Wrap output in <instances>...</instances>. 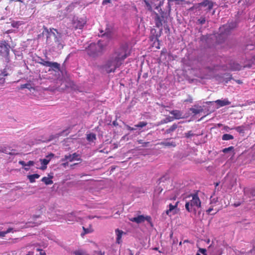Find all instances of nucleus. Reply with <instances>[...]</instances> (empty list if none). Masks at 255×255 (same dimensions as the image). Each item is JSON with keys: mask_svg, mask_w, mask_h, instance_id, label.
<instances>
[{"mask_svg": "<svg viewBox=\"0 0 255 255\" xmlns=\"http://www.w3.org/2000/svg\"><path fill=\"white\" fill-rule=\"evenodd\" d=\"M48 67H51V68H54V69H56L59 70V69H60V64H59L57 62H50L49 66H48Z\"/></svg>", "mask_w": 255, "mask_h": 255, "instance_id": "a878e982", "label": "nucleus"}, {"mask_svg": "<svg viewBox=\"0 0 255 255\" xmlns=\"http://www.w3.org/2000/svg\"><path fill=\"white\" fill-rule=\"evenodd\" d=\"M24 170H26V171H28V170H29V167H28V166H25V167H24Z\"/></svg>", "mask_w": 255, "mask_h": 255, "instance_id": "864d4df0", "label": "nucleus"}, {"mask_svg": "<svg viewBox=\"0 0 255 255\" xmlns=\"http://www.w3.org/2000/svg\"><path fill=\"white\" fill-rule=\"evenodd\" d=\"M127 127V128L128 129V130H134L136 129V128H132V127H130V126L127 125L126 126Z\"/></svg>", "mask_w": 255, "mask_h": 255, "instance_id": "79ce46f5", "label": "nucleus"}, {"mask_svg": "<svg viewBox=\"0 0 255 255\" xmlns=\"http://www.w3.org/2000/svg\"><path fill=\"white\" fill-rule=\"evenodd\" d=\"M213 210V208H209L207 210V212L208 213H210L211 212V211Z\"/></svg>", "mask_w": 255, "mask_h": 255, "instance_id": "09e8293b", "label": "nucleus"}, {"mask_svg": "<svg viewBox=\"0 0 255 255\" xmlns=\"http://www.w3.org/2000/svg\"><path fill=\"white\" fill-rule=\"evenodd\" d=\"M8 75V73L5 69H3V71L0 74V86H2L5 82V77Z\"/></svg>", "mask_w": 255, "mask_h": 255, "instance_id": "2eb2a0df", "label": "nucleus"}, {"mask_svg": "<svg viewBox=\"0 0 255 255\" xmlns=\"http://www.w3.org/2000/svg\"><path fill=\"white\" fill-rule=\"evenodd\" d=\"M9 45L5 41H1L0 43V53L5 58V61L7 63L9 62V59L8 57L9 52Z\"/></svg>", "mask_w": 255, "mask_h": 255, "instance_id": "39448f33", "label": "nucleus"}, {"mask_svg": "<svg viewBox=\"0 0 255 255\" xmlns=\"http://www.w3.org/2000/svg\"><path fill=\"white\" fill-rule=\"evenodd\" d=\"M181 245H182V242H180L179 243V245H180V246H181Z\"/></svg>", "mask_w": 255, "mask_h": 255, "instance_id": "052dcab7", "label": "nucleus"}, {"mask_svg": "<svg viewBox=\"0 0 255 255\" xmlns=\"http://www.w3.org/2000/svg\"><path fill=\"white\" fill-rule=\"evenodd\" d=\"M200 252H201L202 254H204V255H205V253L206 252V250H205V249H200Z\"/></svg>", "mask_w": 255, "mask_h": 255, "instance_id": "c03bdc74", "label": "nucleus"}, {"mask_svg": "<svg viewBox=\"0 0 255 255\" xmlns=\"http://www.w3.org/2000/svg\"><path fill=\"white\" fill-rule=\"evenodd\" d=\"M37 251H42V250H40V249H37ZM40 255H46L45 253H44V252H40Z\"/></svg>", "mask_w": 255, "mask_h": 255, "instance_id": "de8ad7c7", "label": "nucleus"}, {"mask_svg": "<svg viewBox=\"0 0 255 255\" xmlns=\"http://www.w3.org/2000/svg\"><path fill=\"white\" fill-rule=\"evenodd\" d=\"M33 252H29L26 255H33Z\"/></svg>", "mask_w": 255, "mask_h": 255, "instance_id": "3c124183", "label": "nucleus"}, {"mask_svg": "<svg viewBox=\"0 0 255 255\" xmlns=\"http://www.w3.org/2000/svg\"><path fill=\"white\" fill-rule=\"evenodd\" d=\"M75 255H89L83 251H77L74 252Z\"/></svg>", "mask_w": 255, "mask_h": 255, "instance_id": "f704fd0d", "label": "nucleus"}, {"mask_svg": "<svg viewBox=\"0 0 255 255\" xmlns=\"http://www.w3.org/2000/svg\"><path fill=\"white\" fill-rule=\"evenodd\" d=\"M173 243L175 244V243H176V242H175L174 241H173Z\"/></svg>", "mask_w": 255, "mask_h": 255, "instance_id": "774afa93", "label": "nucleus"}, {"mask_svg": "<svg viewBox=\"0 0 255 255\" xmlns=\"http://www.w3.org/2000/svg\"><path fill=\"white\" fill-rule=\"evenodd\" d=\"M95 217H97V218H100L99 217H97V216H94H94H90L88 217V218L90 219H93Z\"/></svg>", "mask_w": 255, "mask_h": 255, "instance_id": "603ef678", "label": "nucleus"}, {"mask_svg": "<svg viewBox=\"0 0 255 255\" xmlns=\"http://www.w3.org/2000/svg\"><path fill=\"white\" fill-rule=\"evenodd\" d=\"M167 118H166V120H165L164 123H167Z\"/></svg>", "mask_w": 255, "mask_h": 255, "instance_id": "e2e57ef3", "label": "nucleus"}, {"mask_svg": "<svg viewBox=\"0 0 255 255\" xmlns=\"http://www.w3.org/2000/svg\"><path fill=\"white\" fill-rule=\"evenodd\" d=\"M164 0H153L152 5L155 9L159 11V8L163 4Z\"/></svg>", "mask_w": 255, "mask_h": 255, "instance_id": "4468645a", "label": "nucleus"}, {"mask_svg": "<svg viewBox=\"0 0 255 255\" xmlns=\"http://www.w3.org/2000/svg\"><path fill=\"white\" fill-rule=\"evenodd\" d=\"M87 139L89 141H93L96 139V135L94 133H90L87 134Z\"/></svg>", "mask_w": 255, "mask_h": 255, "instance_id": "cd10ccee", "label": "nucleus"}, {"mask_svg": "<svg viewBox=\"0 0 255 255\" xmlns=\"http://www.w3.org/2000/svg\"><path fill=\"white\" fill-rule=\"evenodd\" d=\"M187 242H188V240H185V241L183 242V243H187Z\"/></svg>", "mask_w": 255, "mask_h": 255, "instance_id": "13d9d810", "label": "nucleus"}, {"mask_svg": "<svg viewBox=\"0 0 255 255\" xmlns=\"http://www.w3.org/2000/svg\"><path fill=\"white\" fill-rule=\"evenodd\" d=\"M11 229H8L6 232H0V237H4L5 235L10 232Z\"/></svg>", "mask_w": 255, "mask_h": 255, "instance_id": "e433bc0d", "label": "nucleus"}, {"mask_svg": "<svg viewBox=\"0 0 255 255\" xmlns=\"http://www.w3.org/2000/svg\"><path fill=\"white\" fill-rule=\"evenodd\" d=\"M107 2H110V0H108V1H107Z\"/></svg>", "mask_w": 255, "mask_h": 255, "instance_id": "69168bd1", "label": "nucleus"}, {"mask_svg": "<svg viewBox=\"0 0 255 255\" xmlns=\"http://www.w3.org/2000/svg\"><path fill=\"white\" fill-rule=\"evenodd\" d=\"M44 30L47 33L46 39V43L47 44L51 46L53 44L51 40V39L53 38L55 45L59 49H61L63 48L66 35L58 32L57 29L54 28H50L48 29L47 28H45Z\"/></svg>", "mask_w": 255, "mask_h": 255, "instance_id": "f03ea898", "label": "nucleus"}, {"mask_svg": "<svg viewBox=\"0 0 255 255\" xmlns=\"http://www.w3.org/2000/svg\"><path fill=\"white\" fill-rule=\"evenodd\" d=\"M198 22L201 24H203L205 23L206 21V19L205 17H201L200 19L198 20Z\"/></svg>", "mask_w": 255, "mask_h": 255, "instance_id": "c9c22d12", "label": "nucleus"}, {"mask_svg": "<svg viewBox=\"0 0 255 255\" xmlns=\"http://www.w3.org/2000/svg\"><path fill=\"white\" fill-rule=\"evenodd\" d=\"M149 143L148 142H143L142 144V146L146 147L147 146L148 144Z\"/></svg>", "mask_w": 255, "mask_h": 255, "instance_id": "8fccbe9b", "label": "nucleus"}, {"mask_svg": "<svg viewBox=\"0 0 255 255\" xmlns=\"http://www.w3.org/2000/svg\"><path fill=\"white\" fill-rule=\"evenodd\" d=\"M159 144L167 147H175L176 146L175 142L173 141H162Z\"/></svg>", "mask_w": 255, "mask_h": 255, "instance_id": "f3484780", "label": "nucleus"}, {"mask_svg": "<svg viewBox=\"0 0 255 255\" xmlns=\"http://www.w3.org/2000/svg\"><path fill=\"white\" fill-rule=\"evenodd\" d=\"M94 255H105L104 253L101 251L96 252Z\"/></svg>", "mask_w": 255, "mask_h": 255, "instance_id": "37998d69", "label": "nucleus"}, {"mask_svg": "<svg viewBox=\"0 0 255 255\" xmlns=\"http://www.w3.org/2000/svg\"><path fill=\"white\" fill-rule=\"evenodd\" d=\"M115 233H116V235L117 236V238H116L117 243H118V244H120L121 242L122 236L124 232L121 230L117 229L115 231Z\"/></svg>", "mask_w": 255, "mask_h": 255, "instance_id": "aec40b11", "label": "nucleus"}, {"mask_svg": "<svg viewBox=\"0 0 255 255\" xmlns=\"http://www.w3.org/2000/svg\"><path fill=\"white\" fill-rule=\"evenodd\" d=\"M39 63L43 66L48 67V66H49L50 62L45 61L43 59H40V61L39 62Z\"/></svg>", "mask_w": 255, "mask_h": 255, "instance_id": "473e14b6", "label": "nucleus"}, {"mask_svg": "<svg viewBox=\"0 0 255 255\" xmlns=\"http://www.w3.org/2000/svg\"><path fill=\"white\" fill-rule=\"evenodd\" d=\"M213 200H214V199L211 200V202L212 203L213 202Z\"/></svg>", "mask_w": 255, "mask_h": 255, "instance_id": "0e129e2a", "label": "nucleus"}, {"mask_svg": "<svg viewBox=\"0 0 255 255\" xmlns=\"http://www.w3.org/2000/svg\"><path fill=\"white\" fill-rule=\"evenodd\" d=\"M75 160H81V159L79 157V155L76 153H74L72 154H69L65 155L64 157L61 159L62 161H68L69 162H72Z\"/></svg>", "mask_w": 255, "mask_h": 255, "instance_id": "0eeeda50", "label": "nucleus"}, {"mask_svg": "<svg viewBox=\"0 0 255 255\" xmlns=\"http://www.w3.org/2000/svg\"><path fill=\"white\" fill-rule=\"evenodd\" d=\"M147 123L145 122H140L137 124L134 125L135 128H142L147 125Z\"/></svg>", "mask_w": 255, "mask_h": 255, "instance_id": "c756f323", "label": "nucleus"}, {"mask_svg": "<svg viewBox=\"0 0 255 255\" xmlns=\"http://www.w3.org/2000/svg\"><path fill=\"white\" fill-rule=\"evenodd\" d=\"M186 101H189L190 102H192V100H186Z\"/></svg>", "mask_w": 255, "mask_h": 255, "instance_id": "bf43d9fd", "label": "nucleus"}, {"mask_svg": "<svg viewBox=\"0 0 255 255\" xmlns=\"http://www.w3.org/2000/svg\"><path fill=\"white\" fill-rule=\"evenodd\" d=\"M192 199L185 204V208L189 212H191L193 211H196L201 206V201L197 195L191 196Z\"/></svg>", "mask_w": 255, "mask_h": 255, "instance_id": "20e7f679", "label": "nucleus"}, {"mask_svg": "<svg viewBox=\"0 0 255 255\" xmlns=\"http://www.w3.org/2000/svg\"><path fill=\"white\" fill-rule=\"evenodd\" d=\"M21 89H24L26 88L30 90L31 89H33V88L31 86V85L30 84L27 83L25 84L21 85L20 86Z\"/></svg>", "mask_w": 255, "mask_h": 255, "instance_id": "2f4dec72", "label": "nucleus"}, {"mask_svg": "<svg viewBox=\"0 0 255 255\" xmlns=\"http://www.w3.org/2000/svg\"><path fill=\"white\" fill-rule=\"evenodd\" d=\"M214 3L211 0H205L199 3L200 6L206 8V10H210L213 7Z\"/></svg>", "mask_w": 255, "mask_h": 255, "instance_id": "9b49d317", "label": "nucleus"}, {"mask_svg": "<svg viewBox=\"0 0 255 255\" xmlns=\"http://www.w3.org/2000/svg\"><path fill=\"white\" fill-rule=\"evenodd\" d=\"M155 24L157 27H160L162 26V19L160 16L157 14L156 13V16L155 18Z\"/></svg>", "mask_w": 255, "mask_h": 255, "instance_id": "412c9836", "label": "nucleus"}, {"mask_svg": "<svg viewBox=\"0 0 255 255\" xmlns=\"http://www.w3.org/2000/svg\"><path fill=\"white\" fill-rule=\"evenodd\" d=\"M233 128H230L229 127H227V126H226V127H225V129L227 131H229V130H230V129H233Z\"/></svg>", "mask_w": 255, "mask_h": 255, "instance_id": "49530a36", "label": "nucleus"}, {"mask_svg": "<svg viewBox=\"0 0 255 255\" xmlns=\"http://www.w3.org/2000/svg\"><path fill=\"white\" fill-rule=\"evenodd\" d=\"M34 161H29L27 163H26V166H33L34 165Z\"/></svg>", "mask_w": 255, "mask_h": 255, "instance_id": "ea45409f", "label": "nucleus"}, {"mask_svg": "<svg viewBox=\"0 0 255 255\" xmlns=\"http://www.w3.org/2000/svg\"><path fill=\"white\" fill-rule=\"evenodd\" d=\"M18 163L24 167L26 166V163L24 161L20 160L18 162Z\"/></svg>", "mask_w": 255, "mask_h": 255, "instance_id": "a19ab883", "label": "nucleus"}, {"mask_svg": "<svg viewBox=\"0 0 255 255\" xmlns=\"http://www.w3.org/2000/svg\"><path fill=\"white\" fill-rule=\"evenodd\" d=\"M65 218L67 222H75L76 221V215L74 212L70 213L67 214Z\"/></svg>", "mask_w": 255, "mask_h": 255, "instance_id": "ddd939ff", "label": "nucleus"}, {"mask_svg": "<svg viewBox=\"0 0 255 255\" xmlns=\"http://www.w3.org/2000/svg\"><path fill=\"white\" fill-rule=\"evenodd\" d=\"M242 66L236 62L230 63V69L233 71L240 70L241 69Z\"/></svg>", "mask_w": 255, "mask_h": 255, "instance_id": "a211bd4d", "label": "nucleus"}, {"mask_svg": "<svg viewBox=\"0 0 255 255\" xmlns=\"http://www.w3.org/2000/svg\"><path fill=\"white\" fill-rule=\"evenodd\" d=\"M41 181L46 185H50L53 183V181L51 178L47 177H44L42 178Z\"/></svg>", "mask_w": 255, "mask_h": 255, "instance_id": "b1692460", "label": "nucleus"}, {"mask_svg": "<svg viewBox=\"0 0 255 255\" xmlns=\"http://www.w3.org/2000/svg\"><path fill=\"white\" fill-rule=\"evenodd\" d=\"M178 202H177L174 205L170 204L169 209L166 211V213L169 216H172L177 213L178 209L177 208Z\"/></svg>", "mask_w": 255, "mask_h": 255, "instance_id": "1a4fd4ad", "label": "nucleus"}, {"mask_svg": "<svg viewBox=\"0 0 255 255\" xmlns=\"http://www.w3.org/2000/svg\"><path fill=\"white\" fill-rule=\"evenodd\" d=\"M170 113L174 116L176 119H179L182 117V113L178 110H173L170 112Z\"/></svg>", "mask_w": 255, "mask_h": 255, "instance_id": "6ab92c4d", "label": "nucleus"}, {"mask_svg": "<svg viewBox=\"0 0 255 255\" xmlns=\"http://www.w3.org/2000/svg\"><path fill=\"white\" fill-rule=\"evenodd\" d=\"M239 133H243L244 131V128L243 126H239L234 128Z\"/></svg>", "mask_w": 255, "mask_h": 255, "instance_id": "72a5a7b5", "label": "nucleus"}, {"mask_svg": "<svg viewBox=\"0 0 255 255\" xmlns=\"http://www.w3.org/2000/svg\"><path fill=\"white\" fill-rule=\"evenodd\" d=\"M137 141H138V143H139V144H143V143L142 142V140H138Z\"/></svg>", "mask_w": 255, "mask_h": 255, "instance_id": "5fc2aeb1", "label": "nucleus"}, {"mask_svg": "<svg viewBox=\"0 0 255 255\" xmlns=\"http://www.w3.org/2000/svg\"><path fill=\"white\" fill-rule=\"evenodd\" d=\"M190 111L192 112V113L194 115H197L199 114L202 111V110L201 108H192L190 109Z\"/></svg>", "mask_w": 255, "mask_h": 255, "instance_id": "c85d7f7f", "label": "nucleus"}, {"mask_svg": "<svg viewBox=\"0 0 255 255\" xmlns=\"http://www.w3.org/2000/svg\"><path fill=\"white\" fill-rule=\"evenodd\" d=\"M215 103L219 105L220 107L229 105L231 104V102L229 101L227 99H224L222 100H218L215 101Z\"/></svg>", "mask_w": 255, "mask_h": 255, "instance_id": "dca6fc26", "label": "nucleus"}, {"mask_svg": "<svg viewBox=\"0 0 255 255\" xmlns=\"http://www.w3.org/2000/svg\"><path fill=\"white\" fill-rule=\"evenodd\" d=\"M86 21L82 18L74 17L73 19V26L75 29H82L86 24Z\"/></svg>", "mask_w": 255, "mask_h": 255, "instance_id": "423d86ee", "label": "nucleus"}, {"mask_svg": "<svg viewBox=\"0 0 255 255\" xmlns=\"http://www.w3.org/2000/svg\"><path fill=\"white\" fill-rule=\"evenodd\" d=\"M233 149V147L230 146V147H229L228 148H226L224 149L223 151L224 153H227L229 151L232 150Z\"/></svg>", "mask_w": 255, "mask_h": 255, "instance_id": "58836bf2", "label": "nucleus"}, {"mask_svg": "<svg viewBox=\"0 0 255 255\" xmlns=\"http://www.w3.org/2000/svg\"><path fill=\"white\" fill-rule=\"evenodd\" d=\"M173 243L175 244V243H176V242H175L174 241H173Z\"/></svg>", "mask_w": 255, "mask_h": 255, "instance_id": "338daca9", "label": "nucleus"}, {"mask_svg": "<svg viewBox=\"0 0 255 255\" xmlns=\"http://www.w3.org/2000/svg\"><path fill=\"white\" fill-rule=\"evenodd\" d=\"M237 82L238 83H239V84H241V83H242V82H241L240 80H238V81H237Z\"/></svg>", "mask_w": 255, "mask_h": 255, "instance_id": "4d7b16f0", "label": "nucleus"}, {"mask_svg": "<svg viewBox=\"0 0 255 255\" xmlns=\"http://www.w3.org/2000/svg\"><path fill=\"white\" fill-rule=\"evenodd\" d=\"M235 26L236 24L235 23L232 24V26H231L230 24H226L223 26L222 27H220V31L221 34H227L231 29L233 28Z\"/></svg>", "mask_w": 255, "mask_h": 255, "instance_id": "f8f14e48", "label": "nucleus"}, {"mask_svg": "<svg viewBox=\"0 0 255 255\" xmlns=\"http://www.w3.org/2000/svg\"><path fill=\"white\" fill-rule=\"evenodd\" d=\"M40 177V175L38 174H34L27 176V178L29 179L30 183H33L35 182V179H38Z\"/></svg>", "mask_w": 255, "mask_h": 255, "instance_id": "4be33fe9", "label": "nucleus"}, {"mask_svg": "<svg viewBox=\"0 0 255 255\" xmlns=\"http://www.w3.org/2000/svg\"><path fill=\"white\" fill-rule=\"evenodd\" d=\"M54 156L53 153H50L46 156V158L40 159V161L42 166L39 168L41 170H44L47 168V165L49 163L52 157Z\"/></svg>", "mask_w": 255, "mask_h": 255, "instance_id": "6e6552de", "label": "nucleus"}, {"mask_svg": "<svg viewBox=\"0 0 255 255\" xmlns=\"http://www.w3.org/2000/svg\"><path fill=\"white\" fill-rule=\"evenodd\" d=\"M111 38V34L110 33L107 32L103 34L102 39L99 40L97 44L91 43L89 45L87 49L88 54L94 56L98 55L108 44Z\"/></svg>", "mask_w": 255, "mask_h": 255, "instance_id": "7ed1b4c3", "label": "nucleus"}, {"mask_svg": "<svg viewBox=\"0 0 255 255\" xmlns=\"http://www.w3.org/2000/svg\"><path fill=\"white\" fill-rule=\"evenodd\" d=\"M83 229L84 230V233L81 234V236H83L85 234L91 233L93 232V229L92 228L91 226H90L88 228H86L84 227H83Z\"/></svg>", "mask_w": 255, "mask_h": 255, "instance_id": "5701e85b", "label": "nucleus"}, {"mask_svg": "<svg viewBox=\"0 0 255 255\" xmlns=\"http://www.w3.org/2000/svg\"><path fill=\"white\" fill-rule=\"evenodd\" d=\"M144 2L145 4L146 8L149 10L151 11L152 10V5L149 2V1L147 0H144Z\"/></svg>", "mask_w": 255, "mask_h": 255, "instance_id": "7c9ffc66", "label": "nucleus"}, {"mask_svg": "<svg viewBox=\"0 0 255 255\" xmlns=\"http://www.w3.org/2000/svg\"><path fill=\"white\" fill-rule=\"evenodd\" d=\"M172 120H173L172 118H169L167 122H170V121H172Z\"/></svg>", "mask_w": 255, "mask_h": 255, "instance_id": "6e6d98bb", "label": "nucleus"}, {"mask_svg": "<svg viewBox=\"0 0 255 255\" xmlns=\"http://www.w3.org/2000/svg\"><path fill=\"white\" fill-rule=\"evenodd\" d=\"M193 135V133L191 131H189L188 132L185 133V136L187 138L190 137Z\"/></svg>", "mask_w": 255, "mask_h": 255, "instance_id": "4c0bfd02", "label": "nucleus"}, {"mask_svg": "<svg viewBox=\"0 0 255 255\" xmlns=\"http://www.w3.org/2000/svg\"><path fill=\"white\" fill-rule=\"evenodd\" d=\"M66 161V162H65L63 163L62 164V166H64V167H66V166H67V165H68V162H69V161Z\"/></svg>", "mask_w": 255, "mask_h": 255, "instance_id": "a18cd8bd", "label": "nucleus"}, {"mask_svg": "<svg viewBox=\"0 0 255 255\" xmlns=\"http://www.w3.org/2000/svg\"><path fill=\"white\" fill-rule=\"evenodd\" d=\"M106 2H107L106 1L104 0V1H103V3L104 4V3H106Z\"/></svg>", "mask_w": 255, "mask_h": 255, "instance_id": "680f3d73", "label": "nucleus"}, {"mask_svg": "<svg viewBox=\"0 0 255 255\" xmlns=\"http://www.w3.org/2000/svg\"><path fill=\"white\" fill-rule=\"evenodd\" d=\"M177 128V125L174 124L171 126L169 128L167 129L165 133H170L172 132H173L175 131V130Z\"/></svg>", "mask_w": 255, "mask_h": 255, "instance_id": "393cba45", "label": "nucleus"}, {"mask_svg": "<svg viewBox=\"0 0 255 255\" xmlns=\"http://www.w3.org/2000/svg\"><path fill=\"white\" fill-rule=\"evenodd\" d=\"M127 46L122 47L120 51L116 53V56L108 60L104 66L105 71L108 73L114 72L116 68L119 67L122 62L128 56Z\"/></svg>", "mask_w": 255, "mask_h": 255, "instance_id": "f257e3e1", "label": "nucleus"}, {"mask_svg": "<svg viewBox=\"0 0 255 255\" xmlns=\"http://www.w3.org/2000/svg\"><path fill=\"white\" fill-rule=\"evenodd\" d=\"M234 138V136L230 134H224L222 136V139L224 140H229L231 139H233Z\"/></svg>", "mask_w": 255, "mask_h": 255, "instance_id": "bb28decb", "label": "nucleus"}, {"mask_svg": "<svg viewBox=\"0 0 255 255\" xmlns=\"http://www.w3.org/2000/svg\"><path fill=\"white\" fill-rule=\"evenodd\" d=\"M151 218L149 216L144 217L143 215H139L136 217H133L129 219L131 222L136 223L137 224L143 222L145 220L150 221Z\"/></svg>", "mask_w": 255, "mask_h": 255, "instance_id": "9d476101", "label": "nucleus"}]
</instances>
